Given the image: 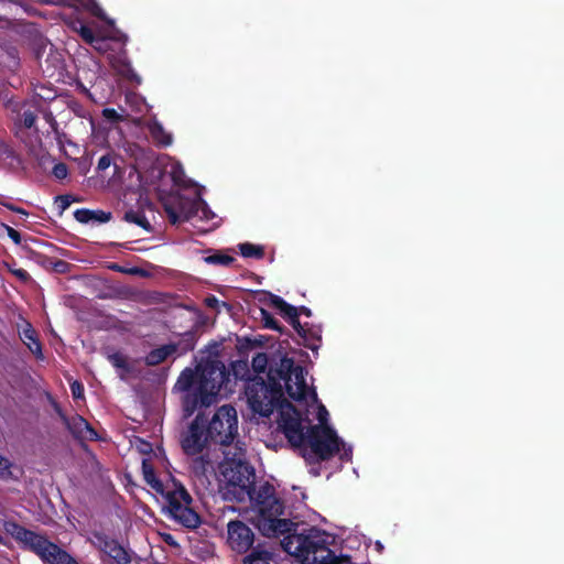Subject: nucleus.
I'll return each mask as SVG.
<instances>
[{
  "label": "nucleus",
  "mask_w": 564,
  "mask_h": 564,
  "mask_svg": "<svg viewBox=\"0 0 564 564\" xmlns=\"http://www.w3.org/2000/svg\"><path fill=\"white\" fill-rule=\"evenodd\" d=\"M102 116L109 120V121H112V122H116L120 119V115L115 110V109H111V108H106L102 110Z\"/></svg>",
  "instance_id": "33"
},
{
  "label": "nucleus",
  "mask_w": 564,
  "mask_h": 564,
  "mask_svg": "<svg viewBox=\"0 0 564 564\" xmlns=\"http://www.w3.org/2000/svg\"><path fill=\"white\" fill-rule=\"evenodd\" d=\"M307 347H310L311 349H315V348H317V345H315V344H308V345H307Z\"/></svg>",
  "instance_id": "43"
},
{
  "label": "nucleus",
  "mask_w": 564,
  "mask_h": 564,
  "mask_svg": "<svg viewBox=\"0 0 564 564\" xmlns=\"http://www.w3.org/2000/svg\"><path fill=\"white\" fill-rule=\"evenodd\" d=\"M21 340L30 349V351L37 358L43 360L44 355L42 352V346L36 337V333L32 325L25 322L19 332Z\"/></svg>",
  "instance_id": "15"
},
{
  "label": "nucleus",
  "mask_w": 564,
  "mask_h": 564,
  "mask_svg": "<svg viewBox=\"0 0 564 564\" xmlns=\"http://www.w3.org/2000/svg\"><path fill=\"white\" fill-rule=\"evenodd\" d=\"M14 273H15L17 276H19L22 280H26L28 276H29L28 272L25 270H22V269L17 270Z\"/></svg>",
  "instance_id": "40"
},
{
  "label": "nucleus",
  "mask_w": 564,
  "mask_h": 564,
  "mask_svg": "<svg viewBox=\"0 0 564 564\" xmlns=\"http://www.w3.org/2000/svg\"><path fill=\"white\" fill-rule=\"evenodd\" d=\"M204 260L209 264L229 265L235 259L227 254H213L206 257Z\"/></svg>",
  "instance_id": "24"
},
{
  "label": "nucleus",
  "mask_w": 564,
  "mask_h": 564,
  "mask_svg": "<svg viewBox=\"0 0 564 564\" xmlns=\"http://www.w3.org/2000/svg\"><path fill=\"white\" fill-rule=\"evenodd\" d=\"M22 118H23V124L24 127L26 128H32L34 122H35V115L30 111V110H25L22 115Z\"/></svg>",
  "instance_id": "29"
},
{
  "label": "nucleus",
  "mask_w": 564,
  "mask_h": 564,
  "mask_svg": "<svg viewBox=\"0 0 564 564\" xmlns=\"http://www.w3.org/2000/svg\"><path fill=\"white\" fill-rule=\"evenodd\" d=\"M74 215L79 223H88L94 218V213L88 209H77Z\"/></svg>",
  "instance_id": "26"
},
{
  "label": "nucleus",
  "mask_w": 564,
  "mask_h": 564,
  "mask_svg": "<svg viewBox=\"0 0 564 564\" xmlns=\"http://www.w3.org/2000/svg\"><path fill=\"white\" fill-rule=\"evenodd\" d=\"M262 316L265 318V326L269 328H276V324L274 321H269L267 316L269 315L267 311L261 310Z\"/></svg>",
  "instance_id": "39"
},
{
  "label": "nucleus",
  "mask_w": 564,
  "mask_h": 564,
  "mask_svg": "<svg viewBox=\"0 0 564 564\" xmlns=\"http://www.w3.org/2000/svg\"><path fill=\"white\" fill-rule=\"evenodd\" d=\"M70 390L75 399H82L84 397V388L78 381H74L70 384Z\"/></svg>",
  "instance_id": "30"
},
{
  "label": "nucleus",
  "mask_w": 564,
  "mask_h": 564,
  "mask_svg": "<svg viewBox=\"0 0 564 564\" xmlns=\"http://www.w3.org/2000/svg\"><path fill=\"white\" fill-rule=\"evenodd\" d=\"M375 547L378 552H382V550H383V545L380 541H376Z\"/></svg>",
  "instance_id": "42"
},
{
  "label": "nucleus",
  "mask_w": 564,
  "mask_h": 564,
  "mask_svg": "<svg viewBox=\"0 0 564 564\" xmlns=\"http://www.w3.org/2000/svg\"><path fill=\"white\" fill-rule=\"evenodd\" d=\"M176 349L177 347L174 344L161 346L150 351L145 357V361L150 366L159 365L162 361H164L169 356L174 354Z\"/></svg>",
  "instance_id": "17"
},
{
  "label": "nucleus",
  "mask_w": 564,
  "mask_h": 564,
  "mask_svg": "<svg viewBox=\"0 0 564 564\" xmlns=\"http://www.w3.org/2000/svg\"><path fill=\"white\" fill-rule=\"evenodd\" d=\"M169 502V511L172 517L188 528H195L199 523L198 516L191 509L192 498L186 489L174 484L173 489L162 494Z\"/></svg>",
  "instance_id": "10"
},
{
  "label": "nucleus",
  "mask_w": 564,
  "mask_h": 564,
  "mask_svg": "<svg viewBox=\"0 0 564 564\" xmlns=\"http://www.w3.org/2000/svg\"><path fill=\"white\" fill-rule=\"evenodd\" d=\"M47 4H68L74 6L79 3L93 15L105 21L106 25L99 26L97 24L86 25L78 21L74 23V30L77 31L83 40L93 45L100 52H106L108 47V40L126 41V35L121 34L115 26V21L106 15L104 10L97 3V0H42Z\"/></svg>",
  "instance_id": "6"
},
{
  "label": "nucleus",
  "mask_w": 564,
  "mask_h": 564,
  "mask_svg": "<svg viewBox=\"0 0 564 564\" xmlns=\"http://www.w3.org/2000/svg\"><path fill=\"white\" fill-rule=\"evenodd\" d=\"M11 475V463L8 458L0 455V477H9Z\"/></svg>",
  "instance_id": "28"
},
{
  "label": "nucleus",
  "mask_w": 564,
  "mask_h": 564,
  "mask_svg": "<svg viewBox=\"0 0 564 564\" xmlns=\"http://www.w3.org/2000/svg\"><path fill=\"white\" fill-rule=\"evenodd\" d=\"M8 236L12 239V241L15 243V245H20L21 243V235L19 234V231H17L15 229H13L12 227L10 226H7V225H3Z\"/></svg>",
  "instance_id": "31"
},
{
  "label": "nucleus",
  "mask_w": 564,
  "mask_h": 564,
  "mask_svg": "<svg viewBox=\"0 0 564 564\" xmlns=\"http://www.w3.org/2000/svg\"><path fill=\"white\" fill-rule=\"evenodd\" d=\"M205 304L210 307V308H214L216 311H219V307L220 306H225V303L224 302H220L217 297L215 296H208L205 299Z\"/></svg>",
  "instance_id": "32"
},
{
  "label": "nucleus",
  "mask_w": 564,
  "mask_h": 564,
  "mask_svg": "<svg viewBox=\"0 0 564 564\" xmlns=\"http://www.w3.org/2000/svg\"><path fill=\"white\" fill-rule=\"evenodd\" d=\"M271 304L280 311V313L285 316L292 326L295 328V330L301 335L303 338L307 339V330L304 325H302L299 321V315L304 314L306 316H311L312 312L310 308L305 306H301L300 308L292 306L288 304L283 299L276 295H271Z\"/></svg>",
  "instance_id": "13"
},
{
  "label": "nucleus",
  "mask_w": 564,
  "mask_h": 564,
  "mask_svg": "<svg viewBox=\"0 0 564 564\" xmlns=\"http://www.w3.org/2000/svg\"><path fill=\"white\" fill-rule=\"evenodd\" d=\"M147 128L152 139L162 147H169L173 142V135L164 129L161 122L155 118L149 120Z\"/></svg>",
  "instance_id": "16"
},
{
  "label": "nucleus",
  "mask_w": 564,
  "mask_h": 564,
  "mask_svg": "<svg viewBox=\"0 0 564 564\" xmlns=\"http://www.w3.org/2000/svg\"><path fill=\"white\" fill-rule=\"evenodd\" d=\"M111 165V158L110 155L106 154V155H102L99 161H98V165H97V169L99 171H105L107 170L109 166Z\"/></svg>",
  "instance_id": "34"
},
{
  "label": "nucleus",
  "mask_w": 564,
  "mask_h": 564,
  "mask_svg": "<svg viewBox=\"0 0 564 564\" xmlns=\"http://www.w3.org/2000/svg\"><path fill=\"white\" fill-rule=\"evenodd\" d=\"M124 220L150 231L151 225L145 216L140 212L129 210L124 214Z\"/></svg>",
  "instance_id": "21"
},
{
  "label": "nucleus",
  "mask_w": 564,
  "mask_h": 564,
  "mask_svg": "<svg viewBox=\"0 0 564 564\" xmlns=\"http://www.w3.org/2000/svg\"><path fill=\"white\" fill-rule=\"evenodd\" d=\"M57 199H58V202L61 204L62 209L68 208V206L72 203V198L68 195L59 196Z\"/></svg>",
  "instance_id": "36"
},
{
  "label": "nucleus",
  "mask_w": 564,
  "mask_h": 564,
  "mask_svg": "<svg viewBox=\"0 0 564 564\" xmlns=\"http://www.w3.org/2000/svg\"><path fill=\"white\" fill-rule=\"evenodd\" d=\"M212 443L228 447L238 436V415L230 404L221 405L212 416L208 426Z\"/></svg>",
  "instance_id": "9"
},
{
  "label": "nucleus",
  "mask_w": 564,
  "mask_h": 564,
  "mask_svg": "<svg viewBox=\"0 0 564 564\" xmlns=\"http://www.w3.org/2000/svg\"><path fill=\"white\" fill-rule=\"evenodd\" d=\"M109 219V215L105 216V218L102 220H108Z\"/></svg>",
  "instance_id": "45"
},
{
  "label": "nucleus",
  "mask_w": 564,
  "mask_h": 564,
  "mask_svg": "<svg viewBox=\"0 0 564 564\" xmlns=\"http://www.w3.org/2000/svg\"><path fill=\"white\" fill-rule=\"evenodd\" d=\"M273 561V553L261 546L254 547L251 553L246 557V564H271Z\"/></svg>",
  "instance_id": "18"
},
{
  "label": "nucleus",
  "mask_w": 564,
  "mask_h": 564,
  "mask_svg": "<svg viewBox=\"0 0 564 564\" xmlns=\"http://www.w3.org/2000/svg\"><path fill=\"white\" fill-rule=\"evenodd\" d=\"M110 362L118 369L128 370V364L123 355L115 352L108 356Z\"/></svg>",
  "instance_id": "25"
},
{
  "label": "nucleus",
  "mask_w": 564,
  "mask_h": 564,
  "mask_svg": "<svg viewBox=\"0 0 564 564\" xmlns=\"http://www.w3.org/2000/svg\"><path fill=\"white\" fill-rule=\"evenodd\" d=\"M228 377L225 365L219 360L200 364L196 371L191 368L184 369L175 383V389L184 393L185 414L189 416L197 409L216 402Z\"/></svg>",
  "instance_id": "4"
},
{
  "label": "nucleus",
  "mask_w": 564,
  "mask_h": 564,
  "mask_svg": "<svg viewBox=\"0 0 564 564\" xmlns=\"http://www.w3.org/2000/svg\"><path fill=\"white\" fill-rule=\"evenodd\" d=\"M90 541L95 547L104 552L118 564H128L130 562L129 554L117 541L100 533H95Z\"/></svg>",
  "instance_id": "14"
},
{
  "label": "nucleus",
  "mask_w": 564,
  "mask_h": 564,
  "mask_svg": "<svg viewBox=\"0 0 564 564\" xmlns=\"http://www.w3.org/2000/svg\"><path fill=\"white\" fill-rule=\"evenodd\" d=\"M166 542H169L170 544L174 543L171 535L167 536Z\"/></svg>",
  "instance_id": "44"
},
{
  "label": "nucleus",
  "mask_w": 564,
  "mask_h": 564,
  "mask_svg": "<svg viewBox=\"0 0 564 564\" xmlns=\"http://www.w3.org/2000/svg\"><path fill=\"white\" fill-rule=\"evenodd\" d=\"M227 542L229 546L238 552H247L253 543V532L241 521H230L227 525Z\"/></svg>",
  "instance_id": "12"
},
{
  "label": "nucleus",
  "mask_w": 564,
  "mask_h": 564,
  "mask_svg": "<svg viewBox=\"0 0 564 564\" xmlns=\"http://www.w3.org/2000/svg\"><path fill=\"white\" fill-rule=\"evenodd\" d=\"M307 372L293 359L282 357L280 368L271 372V378L280 377L284 380V389L288 395L306 406L316 405L319 424L311 426L303 432L304 441L295 447H303V456L307 460H326L338 454L340 459L350 460L352 448L338 437L336 431L327 424L328 411L318 402L316 391L306 380ZM304 430V427L302 426Z\"/></svg>",
  "instance_id": "2"
},
{
  "label": "nucleus",
  "mask_w": 564,
  "mask_h": 564,
  "mask_svg": "<svg viewBox=\"0 0 564 564\" xmlns=\"http://www.w3.org/2000/svg\"><path fill=\"white\" fill-rule=\"evenodd\" d=\"M332 535L318 529H310L306 533L289 534L282 540L283 550L301 560L303 564H341L328 549Z\"/></svg>",
  "instance_id": "5"
},
{
  "label": "nucleus",
  "mask_w": 564,
  "mask_h": 564,
  "mask_svg": "<svg viewBox=\"0 0 564 564\" xmlns=\"http://www.w3.org/2000/svg\"><path fill=\"white\" fill-rule=\"evenodd\" d=\"M221 474L227 486V494L238 501H250V520L265 536H275L291 531L293 522L282 519L283 505L275 497L274 488L268 482L258 489L254 487V469L245 459L246 447L237 443L235 452H224Z\"/></svg>",
  "instance_id": "1"
},
{
  "label": "nucleus",
  "mask_w": 564,
  "mask_h": 564,
  "mask_svg": "<svg viewBox=\"0 0 564 564\" xmlns=\"http://www.w3.org/2000/svg\"><path fill=\"white\" fill-rule=\"evenodd\" d=\"M341 564H350V563H349V562H345V561H344Z\"/></svg>",
  "instance_id": "46"
},
{
  "label": "nucleus",
  "mask_w": 564,
  "mask_h": 564,
  "mask_svg": "<svg viewBox=\"0 0 564 564\" xmlns=\"http://www.w3.org/2000/svg\"><path fill=\"white\" fill-rule=\"evenodd\" d=\"M0 204H1L2 206H4L6 208H8V209L12 210V212H15V213H18V214H21V215H23V216H28V213H26L24 209L19 208V207H15V206H14V205H12V204L4 203V202H0Z\"/></svg>",
  "instance_id": "35"
},
{
  "label": "nucleus",
  "mask_w": 564,
  "mask_h": 564,
  "mask_svg": "<svg viewBox=\"0 0 564 564\" xmlns=\"http://www.w3.org/2000/svg\"><path fill=\"white\" fill-rule=\"evenodd\" d=\"M52 173L56 178L63 180L68 175V169L66 164L58 163L54 165Z\"/></svg>",
  "instance_id": "27"
},
{
  "label": "nucleus",
  "mask_w": 564,
  "mask_h": 564,
  "mask_svg": "<svg viewBox=\"0 0 564 564\" xmlns=\"http://www.w3.org/2000/svg\"><path fill=\"white\" fill-rule=\"evenodd\" d=\"M111 65L122 75L130 79H135L138 84H140V77L133 72L130 64L126 61L123 56H119L110 59Z\"/></svg>",
  "instance_id": "20"
},
{
  "label": "nucleus",
  "mask_w": 564,
  "mask_h": 564,
  "mask_svg": "<svg viewBox=\"0 0 564 564\" xmlns=\"http://www.w3.org/2000/svg\"><path fill=\"white\" fill-rule=\"evenodd\" d=\"M164 209L172 224L188 220L194 217L208 221L216 216L200 197L199 193H197L194 198L175 195L164 202Z\"/></svg>",
  "instance_id": "8"
},
{
  "label": "nucleus",
  "mask_w": 564,
  "mask_h": 564,
  "mask_svg": "<svg viewBox=\"0 0 564 564\" xmlns=\"http://www.w3.org/2000/svg\"><path fill=\"white\" fill-rule=\"evenodd\" d=\"M142 471L147 484L150 485L155 491L164 494L163 484L156 478L152 466L145 459L142 462Z\"/></svg>",
  "instance_id": "19"
},
{
  "label": "nucleus",
  "mask_w": 564,
  "mask_h": 564,
  "mask_svg": "<svg viewBox=\"0 0 564 564\" xmlns=\"http://www.w3.org/2000/svg\"><path fill=\"white\" fill-rule=\"evenodd\" d=\"M280 368V361L270 367L268 372L269 382L262 378H252L246 384V398L249 408L256 414L268 417L273 410L278 409V427L292 445H300L304 441L302 419L295 408L283 399L282 382L280 377L271 378V372Z\"/></svg>",
  "instance_id": "3"
},
{
  "label": "nucleus",
  "mask_w": 564,
  "mask_h": 564,
  "mask_svg": "<svg viewBox=\"0 0 564 564\" xmlns=\"http://www.w3.org/2000/svg\"><path fill=\"white\" fill-rule=\"evenodd\" d=\"M12 534L44 562L50 564H78L66 551L50 542L43 535L19 525H14Z\"/></svg>",
  "instance_id": "7"
},
{
  "label": "nucleus",
  "mask_w": 564,
  "mask_h": 564,
  "mask_svg": "<svg viewBox=\"0 0 564 564\" xmlns=\"http://www.w3.org/2000/svg\"><path fill=\"white\" fill-rule=\"evenodd\" d=\"M310 337L315 339L316 341H318L319 340V330H312L310 333Z\"/></svg>",
  "instance_id": "41"
},
{
  "label": "nucleus",
  "mask_w": 564,
  "mask_h": 564,
  "mask_svg": "<svg viewBox=\"0 0 564 564\" xmlns=\"http://www.w3.org/2000/svg\"><path fill=\"white\" fill-rule=\"evenodd\" d=\"M78 424L83 425L86 429L87 434H89L90 436H95L96 435L95 431L89 427L88 423L84 419L79 417L78 419Z\"/></svg>",
  "instance_id": "38"
},
{
  "label": "nucleus",
  "mask_w": 564,
  "mask_h": 564,
  "mask_svg": "<svg viewBox=\"0 0 564 564\" xmlns=\"http://www.w3.org/2000/svg\"><path fill=\"white\" fill-rule=\"evenodd\" d=\"M178 173H180V174H182V173H183V171H182L181 166H176V167L174 169V171H173V180H174V183H175L176 185H180V186H181V185H183V182H182V180H181V177H180Z\"/></svg>",
  "instance_id": "37"
},
{
  "label": "nucleus",
  "mask_w": 564,
  "mask_h": 564,
  "mask_svg": "<svg viewBox=\"0 0 564 564\" xmlns=\"http://www.w3.org/2000/svg\"><path fill=\"white\" fill-rule=\"evenodd\" d=\"M209 442L208 431L203 429L199 416H197L183 436L182 447L186 454L195 455L200 453Z\"/></svg>",
  "instance_id": "11"
},
{
  "label": "nucleus",
  "mask_w": 564,
  "mask_h": 564,
  "mask_svg": "<svg viewBox=\"0 0 564 564\" xmlns=\"http://www.w3.org/2000/svg\"><path fill=\"white\" fill-rule=\"evenodd\" d=\"M239 249L245 258H261L263 256V249L261 247L249 242L240 243Z\"/></svg>",
  "instance_id": "22"
},
{
  "label": "nucleus",
  "mask_w": 564,
  "mask_h": 564,
  "mask_svg": "<svg viewBox=\"0 0 564 564\" xmlns=\"http://www.w3.org/2000/svg\"><path fill=\"white\" fill-rule=\"evenodd\" d=\"M268 362H269V359H268L267 354L259 352L256 356H253V358L251 360L252 370L256 373H263L267 370Z\"/></svg>",
  "instance_id": "23"
}]
</instances>
